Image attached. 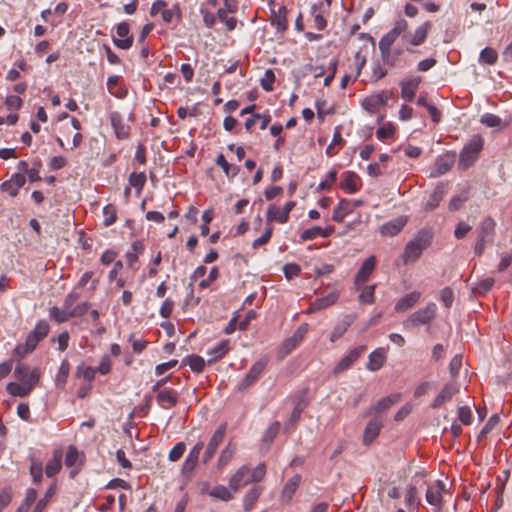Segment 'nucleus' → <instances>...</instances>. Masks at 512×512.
I'll list each match as a JSON object with an SVG mask.
<instances>
[{"mask_svg":"<svg viewBox=\"0 0 512 512\" xmlns=\"http://www.w3.org/2000/svg\"><path fill=\"white\" fill-rule=\"evenodd\" d=\"M235 449L231 446V444H228L220 453L219 459H218V466L220 468L225 467L233 458Z\"/></svg>","mask_w":512,"mask_h":512,"instance_id":"obj_53","label":"nucleus"},{"mask_svg":"<svg viewBox=\"0 0 512 512\" xmlns=\"http://www.w3.org/2000/svg\"><path fill=\"white\" fill-rule=\"evenodd\" d=\"M421 77H412L406 80H403L400 83L401 86V97L407 101L412 102L415 98L418 87L421 83Z\"/></svg>","mask_w":512,"mask_h":512,"instance_id":"obj_17","label":"nucleus"},{"mask_svg":"<svg viewBox=\"0 0 512 512\" xmlns=\"http://www.w3.org/2000/svg\"><path fill=\"white\" fill-rule=\"evenodd\" d=\"M56 490V484H51L50 487L47 489L44 497L36 503L35 510H37V512H43L46 509L47 505L56 494Z\"/></svg>","mask_w":512,"mask_h":512,"instance_id":"obj_43","label":"nucleus"},{"mask_svg":"<svg viewBox=\"0 0 512 512\" xmlns=\"http://www.w3.org/2000/svg\"><path fill=\"white\" fill-rule=\"evenodd\" d=\"M401 398L400 393H394L387 397L381 398L378 400L373 406H371L368 411L366 412V415H372L375 413L383 412L385 410H388L390 407H392L394 404L399 402Z\"/></svg>","mask_w":512,"mask_h":512,"instance_id":"obj_19","label":"nucleus"},{"mask_svg":"<svg viewBox=\"0 0 512 512\" xmlns=\"http://www.w3.org/2000/svg\"><path fill=\"white\" fill-rule=\"evenodd\" d=\"M383 426V422L379 418L371 419L364 430L363 433V443L364 445H370L379 435L381 428Z\"/></svg>","mask_w":512,"mask_h":512,"instance_id":"obj_20","label":"nucleus"},{"mask_svg":"<svg viewBox=\"0 0 512 512\" xmlns=\"http://www.w3.org/2000/svg\"><path fill=\"white\" fill-rule=\"evenodd\" d=\"M226 428H227V424L223 423L215 430L214 434L212 435V437L210 438V440L206 446L204 455L202 457L203 464L206 465L214 457L219 445L224 440Z\"/></svg>","mask_w":512,"mask_h":512,"instance_id":"obj_6","label":"nucleus"},{"mask_svg":"<svg viewBox=\"0 0 512 512\" xmlns=\"http://www.w3.org/2000/svg\"><path fill=\"white\" fill-rule=\"evenodd\" d=\"M266 474V466L264 463H259L253 470L250 469V482L261 481Z\"/></svg>","mask_w":512,"mask_h":512,"instance_id":"obj_59","label":"nucleus"},{"mask_svg":"<svg viewBox=\"0 0 512 512\" xmlns=\"http://www.w3.org/2000/svg\"><path fill=\"white\" fill-rule=\"evenodd\" d=\"M34 349L35 348L33 346H29V342L26 340L24 344H18L15 347L13 355L19 359H22L34 351Z\"/></svg>","mask_w":512,"mask_h":512,"instance_id":"obj_58","label":"nucleus"},{"mask_svg":"<svg viewBox=\"0 0 512 512\" xmlns=\"http://www.w3.org/2000/svg\"><path fill=\"white\" fill-rule=\"evenodd\" d=\"M338 297L339 296L337 292H331L324 297L317 298L314 300V308L320 310L328 308L338 300Z\"/></svg>","mask_w":512,"mask_h":512,"instance_id":"obj_44","label":"nucleus"},{"mask_svg":"<svg viewBox=\"0 0 512 512\" xmlns=\"http://www.w3.org/2000/svg\"><path fill=\"white\" fill-rule=\"evenodd\" d=\"M329 11L327 9H323V7H319L316 5H312L311 7V16L313 18V27L318 31H322L327 26V21L325 19V15H328Z\"/></svg>","mask_w":512,"mask_h":512,"instance_id":"obj_28","label":"nucleus"},{"mask_svg":"<svg viewBox=\"0 0 512 512\" xmlns=\"http://www.w3.org/2000/svg\"><path fill=\"white\" fill-rule=\"evenodd\" d=\"M230 351V340L225 339L220 341L216 346L209 349L207 354L211 356L208 363L215 362L223 358Z\"/></svg>","mask_w":512,"mask_h":512,"instance_id":"obj_30","label":"nucleus"},{"mask_svg":"<svg viewBox=\"0 0 512 512\" xmlns=\"http://www.w3.org/2000/svg\"><path fill=\"white\" fill-rule=\"evenodd\" d=\"M275 82V74L272 69H267L264 76L260 80V85L263 90L270 92L274 89L273 84Z\"/></svg>","mask_w":512,"mask_h":512,"instance_id":"obj_51","label":"nucleus"},{"mask_svg":"<svg viewBox=\"0 0 512 512\" xmlns=\"http://www.w3.org/2000/svg\"><path fill=\"white\" fill-rule=\"evenodd\" d=\"M440 299L446 308H450L454 301V292L450 287H445L440 292Z\"/></svg>","mask_w":512,"mask_h":512,"instance_id":"obj_61","label":"nucleus"},{"mask_svg":"<svg viewBox=\"0 0 512 512\" xmlns=\"http://www.w3.org/2000/svg\"><path fill=\"white\" fill-rule=\"evenodd\" d=\"M431 29V23L429 21L424 22L418 26L410 39V44L413 46H419L425 42L429 31Z\"/></svg>","mask_w":512,"mask_h":512,"instance_id":"obj_34","label":"nucleus"},{"mask_svg":"<svg viewBox=\"0 0 512 512\" xmlns=\"http://www.w3.org/2000/svg\"><path fill=\"white\" fill-rule=\"evenodd\" d=\"M204 448V442L198 441L189 451L185 461L183 462L181 472L183 475H190L196 468L200 453Z\"/></svg>","mask_w":512,"mask_h":512,"instance_id":"obj_10","label":"nucleus"},{"mask_svg":"<svg viewBox=\"0 0 512 512\" xmlns=\"http://www.w3.org/2000/svg\"><path fill=\"white\" fill-rule=\"evenodd\" d=\"M444 194V186L437 185L433 192L430 194L428 200L426 201L424 209L426 211H432L436 209L439 206L440 202L443 200Z\"/></svg>","mask_w":512,"mask_h":512,"instance_id":"obj_31","label":"nucleus"},{"mask_svg":"<svg viewBox=\"0 0 512 512\" xmlns=\"http://www.w3.org/2000/svg\"><path fill=\"white\" fill-rule=\"evenodd\" d=\"M446 493V484L442 480H437L429 485L426 491V501L435 507L436 512L442 509V497Z\"/></svg>","mask_w":512,"mask_h":512,"instance_id":"obj_7","label":"nucleus"},{"mask_svg":"<svg viewBox=\"0 0 512 512\" xmlns=\"http://www.w3.org/2000/svg\"><path fill=\"white\" fill-rule=\"evenodd\" d=\"M421 293L418 291L410 292L401 297L395 304L396 312H405L412 308L420 299Z\"/></svg>","mask_w":512,"mask_h":512,"instance_id":"obj_26","label":"nucleus"},{"mask_svg":"<svg viewBox=\"0 0 512 512\" xmlns=\"http://www.w3.org/2000/svg\"><path fill=\"white\" fill-rule=\"evenodd\" d=\"M283 272L285 277L290 280L300 274L301 268L298 264L288 263L284 265Z\"/></svg>","mask_w":512,"mask_h":512,"instance_id":"obj_64","label":"nucleus"},{"mask_svg":"<svg viewBox=\"0 0 512 512\" xmlns=\"http://www.w3.org/2000/svg\"><path fill=\"white\" fill-rule=\"evenodd\" d=\"M387 355L384 348H377L370 353L366 368L369 371H378L384 365Z\"/></svg>","mask_w":512,"mask_h":512,"instance_id":"obj_22","label":"nucleus"},{"mask_svg":"<svg viewBox=\"0 0 512 512\" xmlns=\"http://www.w3.org/2000/svg\"><path fill=\"white\" fill-rule=\"evenodd\" d=\"M26 183L25 175L22 173H15L9 180L4 181L0 185L2 192L8 193L11 197L18 195L19 189Z\"/></svg>","mask_w":512,"mask_h":512,"instance_id":"obj_14","label":"nucleus"},{"mask_svg":"<svg viewBox=\"0 0 512 512\" xmlns=\"http://www.w3.org/2000/svg\"><path fill=\"white\" fill-rule=\"evenodd\" d=\"M174 306H175V303L172 299H170V298L165 299L160 307V310H159L160 316L163 318H166V319L169 318L174 310Z\"/></svg>","mask_w":512,"mask_h":512,"instance_id":"obj_62","label":"nucleus"},{"mask_svg":"<svg viewBox=\"0 0 512 512\" xmlns=\"http://www.w3.org/2000/svg\"><path fill=\"white\" fill-rule=\"evenodd\" d=\"M496 223L491 217L484 218L478 228V237L474 247L477 255H482L486 244L492 243L495 235Z\"/></svg>","mask_w":512,"mask_h":512,"instance_id":"obj_4","label":"nucleus"},{"mask_svg":"<svg viewBox=\"0 0 512 512\" xmlns=\"http://www.w3.org/2000/svg\"><path fill=\"white\" fill-rule=\"evenodd\" d=\"M458 418L464 425H470L472 423V411L469 406H460L458 408Z\"/></svg>","mask_w":512,"mask_h":512,"instance_id":"obj_60","label":"nucleus"},{"mask_svg":"<svg viewBox=\"0 0 512 512\" xmlns=\"http://www.w3.org/2000/svg\"><path fill=\"white\" fill-rule=\"evenodd\" d=\"M271 25L276 27L278 32H284L288 28L287 9L285 6H280L278 10H271Z\"/></svg>","mask_w":512,"mask_h":512,"instance_id":"obj_21","label":"nucleus"},{"mask_svg":"<svg viewBox=\"0 0 512 512\" xmlns=\"http://www.w3.org/2000/svg\"><path fill=\"white\" fill-rule=\"evenodd\" d=\"M186 450V445L184 442H177L173 447L172 449L170 450L169 454H168V459L171 461V462H176L178 460H180L184 454Z\"/></svg>","mask_w":512,"mask_h":512,"instance_id":"obj_52","label":"nucleus"},{"mask_svg":"<svg viewBox=\"0 0 512 512\" xmlns=\"http://www.w3.org/2000/svg\"><path fill=\"white\" fill-rule=\"evenodd\" d=\"M459 392V385L456 382H448L446 383L439 394L434 399L431 407L433 409H437L441 407L445 402L450 401L454 395Z\"/></svg>","mask_w":512,"mask_h":512,"instance_id":"obj_13","label":"nucleus"},{"mask_svg":"<svg viewBox=\"0 0 512 512\" xmlns=\"http://www.w3.org/2000/svg\"><path fill=\"white\" fill-rule=\"evenodd\" d=\"M405 222L401 219H396L385 223L380 228V233L383 236H395L397 235L404 227Z\"/></svg>","mask_w":512,"mask_h":512,"instance_id":"obj_38","label":"nucleus"},{"mask_svg":"<svg viewBox=\"0 0 512 512\" xmlns=\"http://www.w3.org/2000/svg\"><path fill=\"white\" fill-rule=\"evenodd\" d=\"M263 488L256 486L251 488L243 499V509L245 512H249L253 509L260 495L262 494Z\"/></svg>","mask_w":512,"mask_h":512,"instance_id":"obj_35","label":"nucleus"},{"mask_svg":"<svg viewBox=\"0 0 512 512\" xmlns=\"http://www.w3.org/2000/svg\"><path fill=\"white\" fill-rule=\"evenodd\" d=\"M289 220V216L283 212L282 208H279L275 204H270L266 213V221L268 225H271L272 222H278L280 224H285Z\"/></svg>","mask_w":512,"mask_h":512,"instance_id":"obj_27","label":"nucleus"},{"mask_svg":"<svg viewBox=\"0 0 512 512\" xmlns=\"http://www.w3.org/2000/svg\"><path fill=\"white\" fill-rule=\"evenodd\" d=\"M389 98L390 95L387 92L381 91L366 97L362 106L368 112L376 113L380 107L387 105Z\"/></svg>","mask_w":512,"mask_h":512,"instance_id":"obj_11","label":"nucleus"},{"mask_svg":"<svg viewBox=\"0 0 512 512\" xmlns=\"http://www.w3.org/2000/svg\"><path fill=\"white\" fill-rule=\"evenodd\" d=\"M117 37L113 38V43L116 47L123 50H128L133 44V35L130 34V26L126 21L120 22L116 26Z\"/></svg>","mask_w":512,"mask_h":512,"instance_id":"obj_8","label":"nucleus"},{"mask_svg":"<svg viewBox=\"0 0 512 512\" xmlns=\"http://www.w3.org/2000/svg\"><path fill=\"white\" fill-rule=\"evenodd\" d=\"M181 364L182 366H189L195 373H201L205 368L206 362L203 357L196 354H190L183 358Z\"/></svg>","mask_w":512,"mask_h":512,"instance_id":"obj_33","label":"nucleus"},{"mask_svg":"<svg viewBox=\"0 0 512 512\" xmlns=\"http://www.w3.org/2000/svg\"><path fill=\"white\" fill-rule=\"evenodd\" d=\"M300 482H301L300 475H294L287 481V483L284 485V487L282 489V493H281V497H282L283 501L289 502L292 499Z\"/></svg>","mask_w":512,"mask_h":512,"instance_id":"obj_32","label":"nucleus"},{"mask_svg":"<svg viewBox=\"0 0 512 512\" xmlns=\"http://www.w3.org/2000/svg\"><path fill=\"white\" fill-rule=\"evenodd\" d=\"M30 474L34 483L38 484L42 479L43 467L41 462L33 461L30 466Z\"/></svg>","mask_w":512,"mask_h":512,"instance_id":"obj_63","label":"nucleus"},{"mask_svg":"<svg viewBox=\"0 0 512 512\" xmlns=\"http://www.w3.org/2000/svg\"><path fill=\"white\" fill-rule=\"evenodd\" d=\"M267 363V359H260L256 361L249 369L245 378L242 380L240 384V389H246L252 386L259 379L260 375L264 372Z\"/></svg>","mask_w":512,"mask_h":512,"instance_id":"obj_12","label":"nucleus"},{"mask_svg":"<svg viewBox=\"0 0 512 512\" xmlns=\"http://www.w3.org/2000/svg\"><path fill=\"white\" fill-rule=\"evenodd\" d=\"M397 40V37L392 34L390 31L384 34L378 42V48L380 54H385L389 57V49H391L392 45Z\"/></svg>","mask_w":512,"mask_h":512,"instance_id":"obj_42","label":"nucleus"},{"mask_svg":"<svg viewBox=\"0 0 512 512\" xmlns=\"http://www.w3.org/2000/svg\"><path fill=\"white\" fill-rule=\"evenodd\" d=\"M62 457L63 451L61 449H55L53 456L48 460L45 467V474L47 477H53L58 474L62 468Z\"/></svg>","mask_w":512,"mask_h":512,"instance_id":"obj_24","label":"nucleus"},{"mask_svg":"<svg viewBox=\"0 0 512 512\" xmlns=\"http://www.w3.org/2000/svg\"><path fill=\"white\" fill-rule=\"evenodd\" d=\"M209 495L211 497H214V498H217V499H220L222 501H229L233 498V495L232 493L230 492V490L223 486V485H218V486H215L210 492H209Z\"/></svg>","mask_w":512,"mask_h":512,"instance_id":"obj_47","label":"nucleus"},{"mask_svg":"<svg viewBox=\"0 0 512 512\" xmlns=\"http://www.w3.org/2000/svg\"><path fill=\"white\" fill-rule=\"evenodd\" d=\"M375 266H376V257L372 255V256L368 257L363 262L362 266L358 270L356 277H355V284L362 285V284L366 283L368 281L370 275L374 271Z\"/></svg>","mask_w":512,"mask_h":512,"instance_id":"obj_18","label":"nucleus"},{"mask_svg":"<svg viewBox=\"0 0 512 512\" xmlns=\"http://www.w3.org/2000/svg\"><path fill=\"white\" fill-rule=\"evenodd\" d=\"M395 133V128L391 123H387L383 125L382 127L378 128L376 131V137L384 141L386 139L391 138Z\"/></svg>","mask_w":512,"mask_h":512,"instance_id":"obj_56","label":"nucleus"},{"mask_svg":"<svg viewBox=\"0 0 512 512\" xmlns=\"http://www.w3.org/2000/svg\"><path fill=\"white\" fill-rule=\"evenodd\" d=\"M498 54L495 49L491 47L484 48L479 56V61L484 64L494 65L497 62Z\"/></svg>","mask_w":512,"mask_h":512,"instance_id":"obj_46","label":"nucleus"},{"mask_svg":"<svg viewBox=\"0 0 512 512\" xmlns=\"http://www.w3.org/2000/svg\"><path fill=\"white\" fill-rule=\"evenodd\" d=\"M70 310L53 306L49 309V317L56 323H64L72 318Z\"/></svg>","mask_w":512,"mask_h":512,"instance_id":"obj_41","label":"nucleus"},{"mask_svg":"<svg viewBox=\"0 0 512 512\" xmlns=\"http://www.w3.org/2000/svg\"><path fill=\"white\" fill-rule=\"evenodd\" d=\"M157 402L163 409H170L176 406L178 394L173 389H164L158 393Z\"/></svg>","mask_w":512,"mask_h":512,"instance_id":"obj_25","label":"nucleus"},{"mask_svg":"<svg viewBox=\"0 0 512 512\" xmlns=\"http://www.w3.org/2000/svg\"><path fill=\"white\" fill-rule=\"evenodd\" d=\"M433 234L428 230H421L407 243L402 255L405 264L415 262L420 258L423 251L427 249L432 241Z\"/></svg>","mask_w":512,"mask_h":512,"instance_id":"obj_2","label":"nucleus"},{"mask_svg":"<svg viewBox=\"0 0 512 512\" xmlns=\"http://www.w3.org/2000/svg\"><path fill=\"white\" fill-rule=\"evenodd\" d=\"M145 183H146V175H145V173H143V172H141V173L133 172V173L130 174V176H129V184L132 187H134L135 189H137L138 193L141 192V190L145 186Z\"/></svg>","mask_w":512,"mask_h":512,"instance_id":"obj_49","label":"nucleus"},{"mask_svg":"<svg viewBox=\"0 0 512 512\" xmlns=\"http://www.w3.org/2000/svg\"><path fill=\"white\" fill-rule=\"evenodd\" d=\"M354 209L355 204H352V201L342 199L333 210L332 220L341 223L348 214L353 212Z\"/></svg>","mask_w":512,"mask_h":512,"instance_id":"obj_23","label":"nucleus"},{"mask_svg":"<svg viewBox=\"0 0 512 512\" xmlns=\"http://www.w3.org/2000/svg\"><path fill=\"white\" fill-rule=\"evenodd\" d=\"M437 306L435 303H429L425 308L412 313L404 322L405 329H412L421 325L430 323L436 316Z\"/></svg>","mask_w":512,"mask_h":512,"instance_id":"obj_5","label":"nucleus"},{"mask_svg":"<svg viewBox=\"0 0 512 512\" xmlns=\"http://www.w3.org/2000/svg\"><path fill=\"white\" fill-rule=\"evenodd\" d=\"M365 351V345H360L350 350L349 353L335 365L333 373L337 375L349 369Z\"/></svg>","mask_w":512,"mask_h":512,"instance_id":"obj_9","label":"nucleus"},{"mask_svg":"<svg viewBox=\"0 0 512 512\" xmlns=\"http://www.w3.org/2000/svg\"><path fill=\"white\" fill-rule=\"evenodd\" d=\"M14 376L19 383H8L6 386L7 392L12 396L26 397L38 384L41 372L39 368L30 369L28 365L20 363L14 370Z\"/></svg>","mask_w":512,"mask_h":512,"instance_id":"obj_1","label":"nucleus"},{"mask_svg":"<svg viewBox=\"0 0 512 512\" xmlns=\"http://www.w3.org/2000/svg\"><path fill=\"white\" fill-rule=\"evenodd\" d=\"M272 233H273V226L267 224V227H266L264 233L262 234V236H260L259 238L255 239L253 241L252 247L254 249H257L260 246L267 244L271 239Z\"/></svg>","mask_w":512,"mask_h":512,"instance_id":"obj_54","label":"nucleus"},{"mask_svg":"<svg viewBox=\"0 0 512 512\" xmlns=\"http://www.w3.org/2000/svg\"><path fill=\"white\" fill-rule=\"evenodd\" d=\"M49 330L50 326L47 321H38L34 329L27 335L26 340L29 342V346L36 348L39 342L48 335Z\"/></svg>","mask_w":512,"mask_h":512,"instance_id":"obj_15","label":"nucleus"},{"mask_svg":"<svg viewBox=\"0 0 512 512\" xmlns=\"http://www.w3.org/2000/svg\"><path fill=\"white\" fill-rule=\"evenodd\" d=\"M351 323H352V318L348 315L345 316V318L343 320H341L334 326L333 330L330 333V341L335 342L336 340L341 338L345 334V332L348 330Z\"/></svg>","mask_w":512,"mask_h":512,"instance_id":"obj_37","label":"nucleus"},{"mask_svg":"<svg viewBox=\"0 0 512 512\" xmlns=\"http://www.w3.org/2000/svg\"><path fill=\"white\" fill-rule=\"evenodd\" d=\"M341 188L348 190L350 193H355L358 191L359 186L357 184V175L353 172H347L345 174V178L341 182Z\"/></svg>","mask_w":512,"mask_h":512,"instance_id":"obj_45","label":"nucleus"},{"mask_svg":"<svg viewBox=\"0 0 512 512\" xmlns=\"http://www.w3.org/2000/svg\"><path fill=\"white\" fill-rule=\"evenodd\" d=\"M250 468L247 465L241 466L229 481V487L232 491L237 492L240 487L247 485L250 482Z\"/></svg>","mask_w":512,"mask_h":512,"instance_id":"obj_16","label":"nucleus"},{"mask_svg":"<svg viewBox=\"0 0 512 512\" xmlns=\"http://www.w3.org/2000/svg\"><path fill=\"white\" fill-rule=\"evenodd\" d=\"M484 141L480 135H474L469 142L463 147L460 158L459 166L467 169L472 166L478 159V156L483 148Z\"/></svg>","mask_w":512,"mask_h":512,"instance_id":"obj_3","label":"nucleus"},{"mask_svg":"<svg viewBox=\"0 0 512 512\" xmlns=\"http://www.w3.org/2000/svg\"><path fill=\"white\" fill-rule=\"evenodd\" d=\"M65 465L69 468L76 467V469L70 472V477H75V475L78 473L79 453L77 448L73 445H70L67 449L65 456Z\"/></svg>","mask_w":512,"mask_h":512,"instance_id":"obj_36","label":"nucleus"},{"mask_svg":"<svg viewBox=\"0 0 512 512\" xmlns=\"http://www.w3.org/2000/svg\"><path fill=\"white\" fill-rule=\"evenodd\" d=\"M481 123L484 124L487 127H500L502 125V120L499 116L492 114V113H486L482 115L481 117Z\"/></svg>","mask_w":512,"mask_h":512,"instance_id":"obj_57","label":"nucleus"},{"mask_svg":"<svg viewBox=\"0 0 512 512\" xmlns=\"http://www.w3.org/2000/svg\"><path fill=\"white\" fill-rule=\"evenodd\" d=\"M308 332V324H302L294 334L285 342L284 348H286V353L291 352L295 349L303 340L304 336Z\"/></svg>","mask_w":512,"mask_h":512,"instance_id":"obj_29","label":"nucleus"},{"mask_svg":"<svg viewBox=\"0 0 512 512\" xmlns=\"http://www.w3.org/2000/svg\"><path fill=\"white\" fill-rule=\"evenodd\" d=\"M69 372H70V365H69L68 361H66V360L62 361V363L59 367L58 373L56 375V378H55V382H56L57 386H59V385L63 386L66 383Z\"/></svg>","mask_w":512,"mask_h":512,"instance_id":"obj_50","label":"nucleus"},{"mask_svg":"<svg viewBox=\"0 0 512 512\" xmlns=\"http://www.w3.org/2000/svg\"><path fill=\"white\" fill-rule=\"evenodd\" d=\"M376 285H370L364 287L362 292L359 295V300L362 303L373 304L375 301L374 293H375Z\"/></svg>","mask_w":512,"mask_h":512,"instance_id":"obj_55","label":"nucleus"},{"mask_svg":"<svg viewBox=\"0 0 512 512\" xmlns=\"http://www.w3.org/2000/svg\"><path fill=\"white\" fill-rule=\"evenodd\" d=\"M103 225L109 227L113 225L117 220V211L114 205L108 204L103 208Z\"/></svg>","mask_w":512,"mask_h":512,"instance_id":"obj_48","label":"nucleus"},{"mask_svg":"<svg viewBox=\"0 0 512 512\" xmlns=\"http://www.w3.org/2000/svg\"><path fill=\"white\" fill-rule=\"evenodd\" d=\"M216 164L220 166L224 172V174L228 178H234L239 173V167L235 165H231L225 158V156L220 153L215 160Z\"/></svg>","mask_w":512,"mask_h":512,"instance_id":"obj_40","label":"nucleus"},{"mask_svg":"<svg viewBox=\"0 0 512 512\" xmlns=\"http://www.w3.org/2000/svg\"><path fill=\"white\" fill-rule=\"evenodd\" d=\"M404 50L400 47L395 49H389V57L385 54H380L381 59L385 65H388L389 67H396L401 64V56L403 54Z\"/></svg>","mask_w":512,"mask_h":512,"instance_id":"obj_39","label":"nucleus"}]
</instances>
